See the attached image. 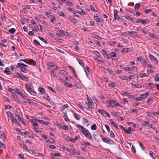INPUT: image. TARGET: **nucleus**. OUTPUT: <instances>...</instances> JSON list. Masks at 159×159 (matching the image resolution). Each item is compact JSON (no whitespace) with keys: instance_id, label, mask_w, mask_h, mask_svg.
<instances>
[{"instance_id":"12","label":"nucleus","mask_w":159,"mask_h":159,"mask_svg":"<svg viewBox=\"0 0 159 159\" xmlns=\"http://www.w3.org/2000/svg\"><path fill=\"white\" fill-rule=\"evenodd\" d=\"M148 92H146L144 93L143 94H142L140 95V97H141V99H142V101L143 100V99L145 98H146L148 95Z\"/></svg>"},{"instance_id":"4","label":"nucleus","mask_w":159,"mask_h":159,"mask_svg":"<svg viewBox=\"0 0 159 159\" xmlns=\"http://www.w3.org/2000/svg\"><path fill=\"white\" fill-rule=\"evenodd\" d=\"M103 141L104 142L110 144L112 145L114 144V142L113 141L106 137L105 138H104Z\"/></svg>"},{"instance_id":"62","label":"nucleus","mask_w":159,"mask_h":159,"mask_svg":"<svg viewBox=\"0 0 159 159\" xmlns=\"http://www.w3.org/2000/svg\"><path fill=\"white\" fill-rule=\"evenodd\" d=\"M67 139L69 140L70 141L72 142L73 143L74 142V141L73 140V139L69 137H67Z\"/></svg>"},{"instance_id":"43","label":"nucleus","mask_w":159,"mask_h":159,"mask_svg":"<svg viewBox=\"0 0 159 159\" xmlns=\"http://www.w3.org/2000/svg\"><path fill=\"white\" fill-rule=\"evenodd\" d=\"M61 129L65 130H67L68 129V126L66 125L64 126L62 125V127H61Z\"/></svg>"},{"instance_id":"8","label":"nucleus","mask_w":159,"mask_h":159,"mask_svg":"<svg viewBox=\"0 0 159 159\" xmlns=\"http://www.w3.org/2000/svg\"><path fill=\"white\" fill-rule=\"evenodd\" d=\"M16 75L19 77L20 79L22 80H25L27 79V78L25 76H23L21 75L20 73L17 72L16 73Z\"/></svg>"},{"instance_id":"25","label":"nucleus","mask_w":159,"mask_h":159,"mask_svg":"<svg viewBox=\"0 0 159 159\" xmlns=\"http://www.w3.org/2000/svg\"><path fill=\"white\" fill-rule=\"evenodd\" d=\"M153 101V98H150L148 99L147 101V103H148L149 105H150L152 103V102L150 103V102H152Z\"/></svg>"},{"instance_id":"16","label":"nucleus","mask_w":159,"mask_h":159,"mask_svg":"<svg viewBox=\"0 0 159 159\" xmlns=\"http://www.w3.org/2000/svg\"><path fill=\"white\" fill-rule=\"evenodd\" d=\"M69 19L72 22L74 23H77V20L74 18L72 16H69Z\"/></svg>"},{"instance_id":"38","label":"nucleus","mask_w":159,"mask_h":159,"mask_svg":"<svg viewBox=\"0 0 159 159\" xmlns=\"http://www.w3.org/2000/svg\"><path fill=\"white\" fill-rule=\"evenodd\" d=\"M20 134L21 135L24 136L28 135L29 134V133L27 131H26L25 132H20Z\"/></svg>"},{"instance_id":"19","label":"nucleus","mask_w":159,"mask_h":159,"mask_svg":"<svg viewBox=\"0 0 159 159\" xmlns=\"http://www.w3.org/2000/svg\"><path fill=\"white\" fill-rule=\"evenodd\" d=\"M45 90H38L37 94L39 95H41L44 93Z\"/></svg>"},{"instance_id":"1","label":"nucleus","mask_w":159,"mask_h":159,"mask_svg":"<svg viewBox=\"0 0 159 159\" xmlns=\"http://www.w3.org/2000/svg\"><path fill=\"white\" fill-rule=\"evenodd\" d=\"M94 19L98 22L101 23L103 21L102 17L100 15L96 14L94 15Z\"/></svg>"},{"instance_id":"9","label":"nucleus","mask_w":159,"mask_h":159,"mask_svg":"<svg viewBox=\"0 0 159 159\" xmlns=\"http://www.w3.org/2000/svg\"><path fill=\"white\" fill-rule=\"evenodd\" d=\"M76 150H75L73 148H70L69 149V150H68V152H70L72 153L74 155L76 153L77 155H79V153H77V152H76Z\"/></svg>"},{"instance_id":"61","label":"nucleus","mask_w":159,"mask_h":159,"mask_svg":"<svg viewBox=\"0 0 159 159\" xmlns=\"http://www.w3.org/2000/svg\"><path fill=\"white\" fill-rule=\"evenodd\" d=\"M152 11V10L151 9H146L145 10V13L148 14L149 12H151Z\"/></svg>"},{"instance_id":"35","label":"nucleus","mask_w":159,"mask_h":159,"mask_svg":"<svg viewBox=\"0 0 159 159\" xmlns=\"http://www.w3.org/2000/svg\"><path fill=\"white\" fill-rule=\"evenodd\" d=\"M43 97L44 98L46 99L48 101H49L50 100V97L47 94L44 95Z\"/></svg>"},{"instance_id":"51","label":"nucleus","mask_w":159,"mask_h":159,"mask_svg":"<svg viewBox=\"0 0 159 159\" xmlns=\"http://www.w3.org/2000/svg\"><path fill=\"white\" fill-rule=\"evenodd\" d=\"M32 124H33V126L34 127H35V126L38 127L39 125H38V124L37 123H36L35 122L32 121Z\"/></svg>"},{"instance_id":"58","label":"nucleus","mask_w":159,"mask_h":159,"mask_svg":"<svg viewBox=\"0 0 159 159\" xmlns=\"http://www.w3.org/2000/svg\"><path fill=\"white\" fill-rule=\"evenodd\" d=\"M141 97H140H140H138V98H134V100H136L138 101H142V99H141Z\"/></svg>"},{"instance_id":"47","label":"nucleus","mask_w":159,"mask_h":159,"mask_svg":"<svg viewBox=\"0 0 159 159\" xmlns=\"http://www.w3.org/2000/svg\"><path fill=\"white\" fill-rule=\"evenodd\" d=\"M34 43V44H36L37 45H38L39 46H40L41 44H40L39 42L36 39H34L33 41Z\"/></svg>"},{"instance_id":"54","label":"nucleus","mask_w":159,"mask_h":159,"mask_svg":"<svg viewBox=\"0 0 159 159\" xmlns=\"http://www.w3.org/2000/svg\"><path fill=\"white\" fill-rule=\"evenodd\" d=\"M124 131L127 134H132L131 132H130L128 129H125Z\"/></svg>"},{"instance_id":"23","label":"nucleus","mask_w":159,"mask_h":159,"mask_svg":"<svg viewBox=\"0 0 159 159\" xmlns=\"http://www.w3.org/2000/svg\"><path fill=\"white\" fill-rule=\"evenodd\" d=\"M20 70L22 72H24L25 73H26L29 72L28 70L26 69L24 67H23L21 68Z\"/></svg>"},{"instance_id":"28","label":"nucleus","mask_w":159,"mask_h":159,"mask_svg":"<svg viewBox=\"0 0 159 159\" xmlns=\"http://www.w3.org/2000/svg\"><path fill=\"white\" fill-rule=\"evenodd\" d=\"M51 18L52 19H50L51 22L53 23L55 21H56V19L55 18V17L53 16H52Z\"/></svg>"},{"instance_id":"24","label":"nucleus","mask_w":159,"mask_h":159,"mask_svg":"<svg viewBox=\"0 0 159 159\" xmlns=\"http://www.w3.org/2000/svg\"><path fill=\"white\" fill-rule=\"evenodd\" d=\"M134 86L138 89H140L142 87V85L140 84H134Z\"/></svg>"},{"instance_id":"45","label":"nucleus","mask_w":159,"mask_h":159,"mask_svg":"<svg viewBox=\"0 0 159 159\" xmlns=\"http://www.w3.org/2000/svg\"><path fill=\"white\" fill-rule=\"evenodd\" d=\"M91 129L92 130H95L97 129V126L96 124H94L91 127Z\"/></svg>"},{"instance_id":"2","label":"nucleus","mask_w":159,"mask_h":159,"mask_svg":"<svg viewBox=\"0 0 159 159\" xmlns=\"http://www.w3.org/2000/svg\"><path fill=\"white\" fill-rule=\"evenodd\" d=\"M98 111L104 116L105 117L108 116L109 117H110V115L104 110L99 109L98 110Z\"/></svg>"},{"instance_id":"55","label":"nucleus","mask_w":159,"mask_h":159,"mask_svg":"<svg viewBox=\"0 0 159 159\" xmlns=\"http://www.w3.org/2000/svg\"><path fill=\"white\" fill-rule=\"evenodd\" d=\"M93 37L94 38H95L98 39H100V37L99 35H97L96 34L93 35Z\"/></svg>"},{"instance_id":"46","label":"nucleus","mask_w":159,"mask_h":159,"mask_svg":"<svg viewBox=\"0 0 159 159\" xmlns=\"http://www.w3.org/2000/svg\"><path fill=\"white\" fill-rule=\"evenodd\" d=\"M15 115L17 117V119L20 120V121H22V118L20 116L18 115V114H16V113H15Z\"/></svg>"},{"instance_id":"49","label":"nucleus","mask_w":159,"mask_h":159,"mask_svg":"<svg viewBox=\"0 0 159 159\" xmlns=\"http://www.w3.org/2000/svg\"><path fill=\"white\" fill-rule=\"evenodd\" d=\"M82 144L83 145H86V146H89L90 144L89 143H87L85 142H83L82 143Z\"/></svg>"},{"instance_id":"13","label":"nucleus","mask_w":159,"mask_h":159,"mask_svg":"<svg viewBox=\"0 0 159 159\" xmlns=\"http://www.w3.org/2000/svg\"><path fill=\"white\" fill-rule=\"evenodd\" d=\"M77 60L79 63V64L82 66H84V63L82 59L80 58H77Z\"/></svg>"},{"instance_id":"10","label":"nucleus","mask_w":159,"mask_h":159,"mask_svg":"<svg viewBox=\"0 0 159 159\" xmlns=\"http://www.w3.org/2000/svg\"><path fill=\"white\" fill-rule=\"evenodd\" d=\"M136 33V32H135L134 31H128L124 32V34L125 35H128L129 34L133 35L134 34V33Z\"/></svg>"},{"instance_id":"30","label":"nucleus","mask_w":159,"mask_h":159,"mask_svg":"<svg viewBox=\"0 0 159 159\" xmlns=\"http://www.w3.org/2000/svg\"><path fill=\"white\" fill-rule=\"evenodd\" d=\"M68 106L67 104H65L63 105L62 107L61 108V111H62L64 110L65 108H68Z\"/></svg>"},{"instance_id":"27","label":"nucleus","mask_w":159,"mask_h":159,"mask_svg":"<svg viewBox=\"0 0 159 159\" xmlns=\"http://www.w3.org/2000/svg\"><path fill=\"white\" fill-rule=\"evenodd\" d=\"M74 13L75 15L78 17H80L82 16V15L78 12H76L75 11H74Z\"/></svg>"},{"instance_id":"34","label":"nucleus","mask_w":159,"mask_h":159,"mask_svg":"<svg viewBox=\"0 0 159 159\" xmlns=\"http://www.w3.org/2000/svg\"><path fill=\"white\" fill-rule=\"evenodd\" d=\"M128 49L129 48H124L121 52L124 53H126L128 52Z\"/></svg>"},{"instance_id":"21","label":"nucleus","mask_w":159,"mask_h":159,"mask_svg":"<svg viewBox=\"0 0 159 159\" xmlns=\"http://www.w3.org/2000/svg\"><path fill=\"white\" fill-rule=\"evenodd\" d=\"M27 91L31 95H35V94L37 93L35 91H34V90H27Z\"/></svg>"},{"instance_id":"7","label":"nucleus","mask_w":159,"mask_h":159,"mask_svg":"<svg viewBox=\"0 0 159 159\" xmlns=\"http://www.w3.org/2000/svg\"><path fill=\"white\" fill-rule=\"evenodd\" d=\"M116 101L113 100H110V104L109 106H107V107H113L115 106Z\"/></svg>"},{"instance_id":"18","label":"nucleus","mask_w":159,"mask_h":159,"mask_svg":"<svg viewBox=\"0 0 159 159\" xmlns=\"http://www.w3.org/2000/svg\"><path fill=\"white\" fill-rule=\"evenodd\" d=\"M63 83L65 85L67 86L69 88H71L72 87V84H69L66 81H63Z\"/></svg>"},{"instance_id":"5","label":"nucleus","mask_w":159,"mask_h":159,"mask_svg":"<svg viewBox=\"0 0 159 159\" xmlns=\"http://www.w3.org/2000/svg\"><path fill=\"white\" fill-rule=\"evenodd\" d=\"M133 23H142L143 24H145L146 23V21L143 19H135L134 21H133Z\"/></svg>"},{"instance_id":"59","label":"nucleus","mask_w":159,"mask_h":159,"mask_svg":"<svg viewBox=\"0 0 159 159\" xmlns=\"http://www.w3.org/2000/svg\"><path fill=\"white\" fill-rule=\"evenodd\" d=\"M152 84H152L151 83H147V84H145V86L146 87L150 86L151 87V89H152V88H152Z\"/></svg>"},{"instance_id":"11","label":"nucleus","mask_w":159,"mask_h":159,"mask_svg":"<svg viewBox=\"0 0 159 159\" xmlns=\"http://www.w3.org/2000/svg\"><path fill=\"white\" fill-rule=\"evenodd\" d=\"M21 66H23V67H28V66L27 65L24 64L22 63H18L17 64V65L16 66V67L17 68L19 67V68H21Z\"/></svg>"},{"instance_id":"64","label":"nucleus","mask_w":159,"mask_h":159,"mask_svg":"<svg viewBox=\"0 0 159 159\" xmlns=\"http://www.w3.org/2000/svg\"><path fill=\"white\" fill-rule=\"evenodd\" d=\"M152 86L154 87V89H158V87H159V84H152Z\"/></svg>"},{"instance_id":"29","label":"nucleus","mask_w":159,"mask_h":159,"mask_svg":"<svg viewBox=\"0 0 159 159\" xmlns=\"http://www.w3.org/2000/svg\"><path fill=\"white\" fill-rule=\"evenodd\" d=\"M7 114L8 116H9V117H11V118L13 116V114L12 112H11L10 111H7Z\"/></svg>"},{"instance_id":"52","label":"nucleus","mask_w":159,"mask_h":159,"mask_svg":"<svg viewBox=\"0 0 159 159\" xmlns=\"http://www.w3.org/2000/svg\"><path fill=\"white\" fill-rule=\"evenodd\" d=\"M29 61L31 63H30L31 64H33V65H35L36 63V61H34L33 60H32V59L30 60H29Z\"/></svg>"},{"instance_id":"14","label":"nucleus","mask_w":159,"mask_h":159,"mask_svg":"<svg viewBox=\"0 0 159 159\" xmlns=\"http://www.w3.org/2000/svg\"><path fill=\"white\" fill-rule=\"evenodd\" d=\"M0 138L2 139H5V136L4 132L2 131H0Z\"/></svg>"},{"instance_id":"53","label":"nucleus","mask_w":159,"mask_h":159,"mask_svg":"<svg viewBox=\"0 0 159 159\" xmlns=\"http://www.w3.org/2000/svg\"><path fill=\"white\" fill-rule=\"evenodd\" d=\"M57 123L56 124V125L58 126L59 128L61 129V127H62V125L61 124H60L58 122H57Z\"/></svg>"},{"instance_id":"56","label":"nucleus","mask_w":159,"mask_h":159,"mask_svg":"<svg viewBox=\"0 0 159 159\" xmlns=\"http://www.w3.org/2000/svg\"><path fill=\"white\" fill-rule=\"evenodd\" d=\"M60 73L61 74H62L63 75H66V72L64 70H61L60 72Z\"/></svg>"},{"instance_id":"48","label":"nucleus","mask_w":159,"mask_h":159,"mask_svg":"<svg viewBox=\"0 0 159 159\" xmlns=\"http://www.w3.org/2000/svg\"><path fill=\"white\" fill-rule=\"evenodd\" d=\"M112 115L116 117H119V113L118 112H113L112 113Z\"/></svg>"},{"instance_id":"37","label":"nucleus","mask_w":159,"mask_h":159,"mask_svg":"<svg viewBox=\"0 0 159 159\" xmlns=\"http://www.w3.org/2000/svg\"><path fill=\"white\" fill-rule=\"evenodd\" d=\"M102 52L103 54L106 56V58L107 59H109L110 58V57H108V54H107L106 51L104 49H102Z\"/></svg>"},{"instance_id":"57","label":"nucleus","mask_w":159,"mask_h":159,"mask_svg":"<svg viewBox=\"0 0 159 159\" xmlns=\"http://www.w3.org/2000/svg\"><path fill=\"white\" fill-rule=\"evenodd\" d=\"M115 85V83L113 82H111V83H110L108 84L109 86L110 87H115L116 86Z\"/></svg>"},{"instance_id":"33","label":"nucleus","mask_w":159,"mask_h":159,"mask_svg":"<svg viewBox=\"0 0 159 159\" xmlns=\"http://www.w3.org/2000/svg\"><path fill=\"white\" fill-rule=\"evenodd\" d=\"M155 81H159V74H157L156 75L155 77Z\"/></svg>"},{"instance_id":"63","label":"nucleus","mask_w":159,"mask_h":159,"mask_svg":"<svg viewBox=\"0 0 159 159\" xmlns=\"http://www.w3.org/2000/svg\"><path fill=\"white\" fill-rule=\"evenodd\" d=\"M58 13L61 16L63 17L65 16V15L64 13L60 11V12H58Z\"/></svg>"},{"instance_id":"15","label":"nucleus","mask_w":159,"mask_h":159,"mask_svg":"<svg viewBox=\"0 0 159 159\" xmlns=\"http://www.w3.org/2000/svg\"><path fill=\"white\" fill-rule=\"evenodd\" d=\"M85 136L89 139H92L93 138L89 132L85 135Z\"/></svg>"},{"instance_id":"31","label":"nucleus","mask_w":159,"mask_h":159,"mask_svg":"<svg viewBox=\"0 0 159 159\" xmlns=\"http://www.w3.org/2000/svg\"><path fill=\"white\" fill-rule=\"evenodd\" d=\"M110 55L111 56V57H110V58H111L112 57H116V53L114 52H112L110 53Z\"/></svg>"},{"instance_id":"42","label":"nucleus","mask_w":159,"mask_h":159,"mask_svg":"<svg viewBox=\"0 0 159 159\" xmlns=\"http://www.w3.org/2000/svg\"><path fill=\"white\" fill-rule=\"evenodd\" d=\"M149 124V122L148 121H142V124L143 126H146L148 125Z\"/></svg>"},{"instance_id":"41","label":"nucleus","mask_w":159,"mask_h":159,"mask_svg":"<svg viewBox=\"0 0 159 159\" xmlns=\"http://www.w3.org/2000/svg\"><path fill=\"white\" fill-rule=\"evenodd\" d=\"M140 7V5L139 3H136L134 6V8L135 10L138 9Z\"/></svg>"},{"instance_id":"36","label":"nucleus","mask_w":159,"mask_h":159,"mask_svg":"<svg viewBox=\"0 0 159 159\" xmlns=\"http://www.w3.org/2000/svg\"><path fill=\"white\" fill-rule=\"evenodd\" d=\"M73 114L75 118L77 120H79L80 118L78 117V115L75 112H74Z\"/></svg>"},{"instance_id":"40","label":"nucleus","mask_w":159,"mask_h":159,"mask_svg":"<svg viewBox=\"0 0 159 159\" xmlns=\"http://www.w3.org/2000/svg\"><path fill=\"white\" fill-rule=\"evenodd\" d=\"M117 19L118 20V21L120 22H123V21L125 20L124 19L121 17H120L119 16H118Z\"/></svg>"},{"instance_id":"22","label":"nucleus","mask_w":159,"mask_h":159,"mask_svg":"<svg viewBox=\"0 0 159 159\" xmlns=\"http://www.w3.org/2000/svg\"><path fill=\"white\" fill-rule=\"evenodd\" d=\"M64 115L63 116V117L64 118V119L65 120L66 122L69 121V119L67 118V113L66 112H64Z\"/></svg>"},{"instance_id":"17","label":"nucleus","mask_w":159,"mask_h":159,"mask_svg":"<svg viewBox=\"0 0 159 159\" xmlns=\"http://www.w3.org/2000/svg\"><path fill=\"white\" fill-rule=\"evenodd\" d=\"M4 72L7 75H9L11 74V72L10 71V70L8 68H5Z\"/></svg>"},{"instance_id":"26","label":"nucleus","mask_w":159,"mask_h":159,"mask_svg":"<svg viewBox=\"0 0 159 159\" xmlns=\"http://www.w3.org/2000/svg\"><path fill=\"white\" fill-rule=\"evenodd\" d=\"M82 133L84 134V135L86 134H87V133H89V130L85 129V128H84L83 130L82 131H81Z\"/></svg>"},{"instance_id":"60","label":"nucleus","mask_w":159,"mask_h":159,"mask_svg":"<svg viewBox=\"0 0 159 159\" xmlns=\"http://www.w3.org/2000/svg\"><path fill=\"white\" fill-rule=\"evenodd\" d=\"M110 136L112 138H115V136L112 131H111L110 132Z\"/></svg>"},{"instance_id":"20","label":"nucleus","mask_w":159,"mask_h":159,"mask_svg":"<svg viewBox=\"0 0 159 159\" xmlns=\"http://www.w3.org/2000/svg\"><path fill=\"white\" fill-rule=\"evenodd\" d=\"M47 142L53 143L55 142V141L53 139L50 137L49 138L48 140H47Z\"/></svg>"},{"instance_id":"6","label":"nucleus","mask_w":159,"mask_h":159,"mask_svg":"<svg viewBox=\"0 0 159 159\" xmlns=\"http://www.w3.org/2000/svg\"><path fill=\"white\" fill-rule=\"evenodd\" d=\"M12 98L16 102H17L21 104V103L20 102V99L18 98L17 97V95H16L15 94H12Z\"/></svg>"},{"instance_id":"50","label":"nucleus","mask_w":159,"mask_h":159,"mask_svg":"<svg viewBox=\"0 0 159 159\" xmlns=\"http://www.w3.org/2000/svg\"><path fill=\"white\" fill-rule=\"evenodd\" d=\"M90 8L91 10L93 11H97L95 9L94 7H93L92 5H90Z\"/></svg>"},{"instance_id":"32","label":"nucleus","mask_w":159,"mask_h":159,"mask_svg":"<svg viewBox=\"0 0 159 159\" xmlns=\"http://www.w3.org/2000/svg\"><path fill=\"white\" fill-rule=\"evenodd\" d=\"M125 17L126 19L127 20H132V21H133V19L131 17H130L127 15H125Z\"/></svg>"},{"instance_id":"3","label":"nucleus","mask_w":159,"mask_h":159,"mask_svg":"<svg viewBox=\"0 0 159 159\" xmlns=\"http://www.w3.org/2000/svg\"><path fill=\"white\" fill-rule=\"evenodd\" d=\"M149 57L151 60L153 61L155 64H157L158 61L156 58L151 54H149Z\"/></svg>"},{"instance_id":"44","label":"nucleus","mask_w":159,"mask_h":159,"mask_svg":"<svg viewBox=\"0 0 159 159\" xmlns=\"http://www.w3.org/2000/svg\"><path fill=\"white\" fill-rule=\"evenodd\" d=\"M34 131L37 133H41L42 132V131L41 130H37L36 128H33Z\"/></svg>"},{"instance_id":"39","label":"nucleus","mask_w":159,"mask_h":159,"mask_svg":"<svg viewBox=\"0 0 159 159\" xmlns=\"http://www.w3.org/2000/svg\"><path fill=\"white\" fill-rule=\"evenodd\" d=\"M9 31L10 33L13 34L15 32L16 30L14 28H11L9 30Z\"/></svg>"}]
</instances>
